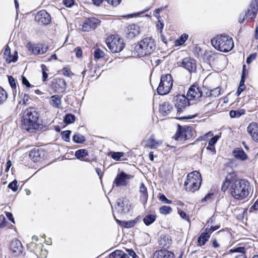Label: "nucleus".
<instances>
[{
    "label": "nucleus",
    "mask_w": 258,
    "mask_h": 258,
    "mask_svg": "<svg viewBox=\"0 0 258 258\" xmlns=\"http://www.w3.org/2000/svg\"><path fill=\"white\" fill-rule=\"evenodd\" d=\"M245 86L244 84H241L239 85V87L238 88L237 91L236 92L237 95L238 96L240 95V94L245 89Z\"/></svg>",
    "instance_id": "obj_58"
},
{
    "label": "nucleus",
    "mask_w": 258,
    "mask_h": 258,
    "mask_svg": "<svg viewBox=\"0 0 258 258\" xmlns=\"http://www.w3.org/2000/svg\"><path fill=\"white\" fill-rule=\"evenodd\" d=\"M133 177V176L127 174L123 171L118 173L113 181L114 185L116 186H126L129 180Z\"/></svg>",
    "instance_id": "obj_9"
},
{
    "label": "nucleus",
    "mask_w": 258,
    "mask_h": 258,
    "mask_svg": "<svg viewBox=\"0 0 258 258\" xmlns=\"http://www.w3.org/2000/svg\"><path fill=\"white\" fill-rule=\"evenodd\" d=\"M189 99L183 95H177L173 98V102L177 108L178 112L181 111L182 109L188 105Z\"/></svg>",
    "instance_id": "obj_10"
},
{
    "label": "nucleus",
    "mask_w": 258,
    "mask_h": 258,
    "mask_svg": "<svg viewBox=\"0 0 258 258\" xmlns=\"http://www.w3.org/2000/svg\"><path fill=\"white\" fill-rule=\"evenodd\" d=\"M106 43L108 48L112 53L120 52L124 47L123 39L118 35L109 36L106 39Z\"/></svg>",
    "instance_id": "obj_6"
},
{
    "label": "nucleus",
    "mask_w": 258,
    "mask_h": 258,
    "mask_svg": "<svg viewBox=\"0 0 258 258\" xmlns=\"http://www.w3.org/2000/svg\"><path fill=\"white\" fill-rule=\"evenodd\" d=\"M100 21L95 18H90L86 19L82 25V30L83 31H89L94 29L100 24Z\"/></svg>",
    "instance_id": "obj_12"
},
{
    "label": "nucleus",
    "mask_w": 258,
    "mask_h": 258,
    "mask_svg": "<svg viewBox=\"0 0 258 258\" xmlns=\"http://www.w3.org/2000/svg\"><path fill=\"white\" fill-rule=\"evenodd\" d=\"M88 155V152L86 149H79L76 151L75 156L78 159L84 161L85 162H89L88 159H83V158Z\"/></svg>",
    "instance_id": "obj_29"
},
{
    "label": "nucleus",
    "mask_w": 258,
    "mask_h": 258,
    "mask_svg": "<svg viewBox=\"0 0 258 258\" xmlns=\"http://www.w3.org/2000/svg\"><path fill=\"white\" fill-rule=\"evenodd\" d=\"M179 131L182 132V134H184V137H178V136H177V138H181V139L187 140L191 137V129L190 127H182L179 126Z\"/></svg>",
    "instance_id": "obj_31"
},
{
    "label": "nucleus",
    "mask_w": 258,
    "mask_h": 258,
    "mask_svg": "<svg viewBox=\"0 0 258 258\" xmlns=\"http://www.w3.org/2000/svg\"><path fill=\"white\" fill-rule=\"evenodd\" d=\"M172 211V208L167 206H163L159 208V212L161 214H169Z\"/></svg>",
    "instance_id": "obj_36"
},
{
    "label": "nucleus",
    "mask_w": 258,
    "mask_h": 258,
    "mask_svg": "<svg viewBox=\"0 0 258 258\" xmlns=\"http://www.w3.org/2000/svg\"><path fill=\"white\" fill-rule=\"evenodd\" d=\"M47 253L48 252L46 250H43L41 249L40 254L41 255L42 258H45L46 257Z\"/></svg>",
    "instance_id": "obj_63"
},
{
    "label": "nucleus",
    "mask_w": 258,
    "mask_h": 258,
    "mask_svg": "<svg viewBox=\"0 0 258 258\" xmlns=\"http://www.w3.org/2000/svg\"><path fill=\"white\" fill-rule=\"evenodd\" d=\"M22 83L24 85L26 86L27 87H29L31 86L30 84L29 83V82H28L27 79L25 77H22Z\"/></svg>",
    "instance_id": "obj_61"
},
{
    "label": "nucleus",
    "mask_w": 258,
    "mask_h": 258,
    "mask_svg": "<svg viewBox=\"0 0 258 258\" xmlns=\"http://www.w3.org/2000/svg\"><path fill=\"white\" fill-rule=\"evenodd\" d=\"M9 188L11 189L13 191H16L18 189L17 181L15 180L10 182L8 185Z\"/></svg>",
    "instance_id": "obj_46"
},
{
    "label": "nucleus",
    "mask_w": 258,
    "mask_h": 258,
    "mask_svg": "<svg viewBox=\"0 0 258 258\" xmlns=\"http://www.w3.org/2000/svg\"><path fill=\"white\" fill-rule=\"evenodd\" d=\"M27 47L29 51L36 55L42 54L48 49V46L43 43L35 44L29 42L27 44Z\"/></svg>",
    "instance_id": "obj_8"
},
{
    "label": "nucleus",
    "mask_w": 258,
    "mask_h": 258,
    "mask_svg": "<svg viewBox=\"0 0 258 258\" xmlns=\"http://www.w3.org/2000/svg\"><path fill=\"white\" fill-rule=\"evenodd\" d=\"M8 80L9 84H10L11 87L13 89H16L17 87V84L16 83V81L14 78H13L12 76H9L8 77Z\"/></svg>",
    "instance_id": "obj_48"
},
{
    "label": "nucleus",
    "mask_w": 258,
    "mask_h": 258,
    "mask_svg": "<svg viewBox=\"0 0 258 258\" xmlns=\"http://www.w3.org/2000/svg\"><path fill=\"white\" fill-rule=\"evenodd\" d=\"M181 66L190 73L195 72L197 69L195 60L189 57L185 58L182 60Z\"/></svg>",
    "instance_id": "obj_16"
},
{
    "label": "nucleus",
    "mask_w": 258,
    "mask_h": 258,
    "mask_svg": "<svg viewBox=\"0 0 258 258\" xmlns=\"http://www.w3.org/2000/svg\"><path fill=\"white\" fill-rule=\"evenodd\" d=\"M188 35L186 34H183L179 38V39L175 41V44L176 45H182L187 39Z\"/></svg>",
    "instance_id": "obj_35"
},
{
    "label": "nucleus",
    "mask_w": 258,
    "mask_h": 258,
    "mask_svg": "<svg viewBox=\"0 0 258 258\" xmlns=\"http://www.w3.org/2000/svg\"><path fill=\"white\" fill-rule=\"evenodd\" d=\"M139 191L140 200L142 203H145L148 200V195L147 189L143 183L140 184Z\"/></svg>",
    "instance_id": "obj_28"
},
{
    "label": "nucleus",
    "mask_w": 258,
    "mask_h": 258,
    "mask_svg": "<svg viewBox=\"0 0 258 258\" xmlns=\"http://www.w3.org/2000/svg\"><path fill=\"white\" fill-rule=\"evenodd\" d=\"M30 98L27 94H24L23 97V103L25 105L28 104L29 103Z\"/></svg>",
    "instance_id": "obj_57"
},
{
    "label": "nucleus",
    "mask_w": 258,
    "mask_h": 258,
    "mask_svg": "<svg viewBox=\"0 0 258 258\" xmlns=\"http://www.w3.org/2000/svg\"><path fill=\"white\" fill-rule=\"evenodd\" d=\"M4 58L8 63L15 62L18 59V53L15 51L14 54L11 55L10 48L7 45L4 53Z\"/></svg>",
    "instance_id": "obj_21"
},
{
    "label": "nucleus",
    "mask_w": 258,
    "mask_h": 258,
    "mask_svg": "<svg viewBox=\"0 0 258 258\" xmlns=\"http://www.w3.org/2000/svg\"><path fill=\"white\" fill-rule=\"evenodd\" d=\"M35 21L41 25H47L51 21L49 14L45 10L38 12L35 17Z\"/></svg>",
    "instance_id": "obj_11"
},
{
    "label": "nucleus",
    "mask_w": 258,
    "mask_h": 258,
    "mask_svg": "<svg viewBox=\"0 0 258 258\" xmlns=\"http://www.w3.org/2000/svg\"><path fill=\"white\" fill-rule=\"evenodd\" d=\"M173 85V80L170 74L162 75L160 82L157 88V92L161 95L168 94L171 90Z\"/></svg>",
    "instance_id": "obj_7"
},
{
    "label": "nucleus",
    "mask_w": 258,
    "mask_h": 258,
    "mask_svg": "<svg viewBox=\"0 0 258 258\" xmlns=\"http://www.w3.org/2000/svg\"><path fill=\"white\" fill-rule=\"evenodd\" d=\"M219 228V226H216L214 227H211L210 228H207L206 231H208V232L211 234L213 231L217 230Z\"/></svg>",
    "instance_id": "obj_60"
},
{
    "label": "nucleus",
    "mask_w": 258,
    "mask_h": 258,
    "mask_svg": "<svg viewBox=\"0 0 258 258\" xmlns=\"http://www.w3.org/2000/svg\"><path fill=\"white\" fill-rule=\"evenodd\" d=\"M39 114L36 109L33 107L27 108L23 113L22 126L27 131L32 133L39 128L37 121Z\"/></svg>",
    "instance_id": "obj_1"
},
{
    "label": "nucleus",
    "mask_w": 258,
    "mask_h": 258,
    "mask_svg": "<svg viewBox=\"0 0 258 258\" xmlns=\"http://www.w3.org/2000/svg\"><path fill=\"white\" fill-rule=\"evenodd\" d=\"M256 57V54L252 53L249 55V56L246 59V63H250L252 62V60H253Z\"/></svg>",
    "instance_id": "obj_54"
},
{
    "label": "nucleus",
    "mask_w": 258,
    "mask_h": 258,
    "mask_svg": "<svg viewBox=\"0 0 258 258\" xmlns=\"http://www.w3.org/2000/svg\"><path fill=\"white\" fill-rule=\"evenodd\" d=\"M126 251L128 252V255L133 258H138V255L133 249H126Z\"/></svg>",
    "instance_id": "obj_56"
},
{
    "label": "nucleus",
    "mask_w": 258,
    "mask_h": 258,
    "mask_svg": "<svg viewBox=\"0 0 258 258\" xmlns=\"http://www.w3.org/2000/svg\"><path fill=\"white\" fill-rule=\"evenodd\" d=\"M73 140L75 143H83L85 141L84 137L79 134L74 135Z\"/></svg>",
    "instance_id": "obj_37"
},
{
    "label": "nucleus",
    "mask_w": 258,
    "mask_h": 258,
    "mask_svg": "<svg viewBox=\"0 0 258 258\" xmlns=\"http://www.w3.org/2000/svg\"><path fill=\"white\" fill-rule=\"evenodd\" d=\"M7 98L6 91L0 86V104H3Z\"/></svg>",
    "instance_id": "obj_38"
},
{
    "label": "nucleus",
    "mask_w": 258,
    "mask_h": 258,
    "mask_svg": "<svg viewBox=\"0 0 258 258\" xmlns=\"http://www.w3.org/2000/svg\"><path fill=\"white\" fill-rule=\"evenodd\" d=\"M116 222L118 224L124 228H130L134 227L137 224L138 219V218H136L134 220L129 221H120L117 219Z\"/></svg>",
    "instance_id": "obj_26"
},
{
    "label": "nucleus",
    "mask_w": 258,
    "mask_h": 258,
    "mask_svg": "<svg viewBox=\"0 0 258 258\" xmlns=\"http://www.w3.org/2000/svg\"><path fill=\"white\" fill-rule=\"evenodd\" d=\"M23 246L21 242L17 239H13L10 244V249L15 253V255L18 256L22 253L23 251Z\"/></svg>",
    "instance_id": "obj_19"
},
{
    "label": "nucleus",
    "mask_w": 258,
    "mask_h": 258,
    "mask_svg": "<svg viewBox=\"0 0 258 258\" xmlns=\"http://www.w3.org/2000/svg\"><path fill=\"white\" fill-rule=\"evenodd\" d=\"M173 109V106L169 102H164L160 105L159 111L163 115L169 114Z\"/></svg>",
    "instance_id": "obj_23"
},
{
    "label": "nucleus",
    "mask_w": 258,
    "mask_h": 258,
    "mask_svg": "<svg viewBox=\"0 0 258 258\" xmlns=\"http://www.w3.org/2000/svg\"><path fill=\"white\" fill-rule=\"evenodd\" d=\"M229 181L226 179L223 183L221 186V190L223 191H225L228 188V186L229 185Z\"/></svg>",
    "instance_id": "obj_52"
},
{
    "label": "nucleus",
    "mask_w": 258,
    "mask_h": 258,
    "mask_svg": "<svg viewBox=\"0 0 258 258\" xmlns=\"http://www.w3.org/2000/svg\"><path fill=\"white\" fill-rule=\"evenodd\" d=\"M76 51V55L77 57H80L82 54V51L81 48H77L75 50Z\"/></svg>",
    "instance_id": "obj_62"
},
{
    "label": "nucleus",
    "mask_w": 258,
    "mask_h": 258,
    "mask_svg": "<svg viewBox=\"0 0 258 258\" xmlns=\"http://www.w3.org/2000/svg\"><path fill=\"white\" fill-rule=\"evenodd\" d=\"M162 143V141H156L154 136L152 135L146 141V146L150 149H156Z\"/></svg>",
    "instance_id": "obj_25"
},
{
    "label": "nucleus",
    "mask_w": 258,
    "mask_h": 258,
    "mask_svg": "<svg viewBox=\"0 0 258 258\" xmlns=\"http://www.w3.org/2000/svg\"><path fill=\"white\" fill-rule=\"evenodd\" d=\"M63 4L66 7H72L74 3V0H63Z\"/></svg>",
    "instance_id": "obj_55"
},
{
    "label": "nucleus",
    "mask_w": 258,
    "mask_h": 258,
    "mask_svg": "<svg viewBox=\"0 0 258 258\" xmlns=\"http://www.w3.org/2000/svg\"><path fill=\"white\" fill-rule=\"evenodd\" d=\"M178 213L182 219H184L186 221L189 220L188 217L186 215V213L184 212L181 210H178Z\"/></svg>",
    "instance_id": "obj_53"
},
{
    "label": "nucleus",
    "mask_w": 258,
    "mask_h": 258,
    "mask_svg": "<svg viewBox=\"0 0 258 258\" xmlns=\"http://www.w3.org/2000/svg\"><path fill=\"white\" fill-rule=\"evenodd\" d=\"M179 125H178V130L177 131V132L176 133L175 135H174V138L175 139V140L176 141H184L185 140H186L185 139H181V138H177V136H178V137H184V134H182V132H180L179 131Z\"/></svg>",
    "instance_id": "obj_44"
},
{
    "label": "nucleus",
    "mask_w": 258,
    "mask_h": 258,
    "mask_svg": "<svg viewBox=\"0 0 258 258\" xmlns=\"http://www.w3.org/2000/svg\"><path fill=\"white\" fill-rule=\"evenodd\" d=\"M155 49L154 40L151 37H146L135 45L132 54L134 57H143L151 54Z\"/></svg>",
    "instance_id": "obj_3"
},
{
    "label": "nucleus",
    "mask_w": 258,
    "mask_h": 258,
    "mask_svg": "<svg viewBox=\"0 0 258 258\" xmlns=\"http://www.w3.org/2000/svg\"><path fill=\"white\" fill-rule=\"evenodd\" d=\"M156 216L154 214H149L146 215L144 219L143 222L145 223V224L147 226H148L152 223H153L156 220Z\"/></svg>",
    "instance_id": "obj_34"
},
{
    "label": "nucleus",
    "mask_w": 258,
    "mask_h": 258,
    "mask_svg": "<svg viewBox=\"0 0 258 258\" xmlns=\"http://www.w3.org/2000/svg\"><path fill=\"white\" fill-rule=\"evenodd\" d=\"M50 104L53 107L59 108L61 105V98L60 96L55 95L52 96L49 100Z\"/></svg>",
    "instance_id": "obj_27"
},
{
    "label": "nucleus",
    "mask_w": 258,
    "mask_h": 258,
    "mask_svg": "<svg viewBox=\"0 0 258 258\" xmlns=\"http://www.w3.org/2000/svg\"><path fill=\"white\" fill-rule=\"evenodd\" d=\"M211 42L216 49L224 52L230 51L234 46L232 38L227 35L217 36L212 39Z\"/></svg>",
    "instance_id": "obj_4"
},
{
    "label": "nucleus",
    "mask_w": 258,
    "mask_h": 258,
    "mask_svg": "<svg viewBox=\"0 0 258 258\" xmlns=\"http://www.w3.org/2000/svg\"><path fill=\"white\" fill-rule=\"evenodd\" d=\"M252 208L255 210H258V199L256 200L254 204L251 206V207L250 209V210H251Z\"/></svg>",
    "instance_id": "obj_64"
},
{
    "label": "nucleus",
    "mask_w": 258,
    "mask_h": 258,
    "mask_svg": "<svg viewBox=\"0 0 258 258\" xmlns=\"http://www.w3.org/2000/svg\"><path fill=\"white\" fill-rule=\"evenodd\" d=\"M107 3L113 7L118 6L121 2V0H105Z\"/></svg>",
    "instance_id": "obj_50"
},
{
    "label": "nucleus",
    "mask_w": 258,
    "mask_h": 258,
    "mask_svg": "<svg viewBox=\"0 0 258 258\" xmlns=\"http://www.w3.org/2000/svg\"><path fill=\"white\" fill-rule=\"evenodd\" d=\"M233 155L235 158L241 160H244L247 158V155L241 148L235 149L233 151Z\"/></svg>",
    "instance_id": "obj_32"
},
{
    "label": "nucleus",
    "mask_w": 258,
    "mask_h": 258,
    "mask_svg": "<svg viewBox=\"0 0 258 258\" xmlns=\"http://www.w3.org/2000/svg\"><path fill=\"white\" fill-rule=\"evenodd\" d=\"M44 155L45 153L43 149L38 147L32 149L29 153L30 158L35 162L40 161Z\"/></svg>",
    "instance_id": "obj_13"
},
{
    "label": "nucleus",
    "mask_w": 258,
    "mask_h": 258,
    "mask_svg": "<svg viewBox=\"0 0 258 258\" xmlns=\"http://www.w3.org/2000/svg\"><path fill=\"white\" fill-rule=\"evenodd\" d=\"M221 88L217 87L211 90L209 96H213L214 97H218L221 94Z\"/></svg>",
    "instance_id": "obj_43"
},
{
    "label": "nucleus",
    "mask_w": 258,
    "mask_h": 258,
    "mask_svg": "<svg viewBox=\"0 0 258 258\" xmlns=\"http://www.w3.org/2000/svg\"><path fill=\"white\" fill-rule=\"evenodd\" d=\"M230 190L232 196L236 200H243L250 191L249 182L245 179H237L231 182Z\"/></svg>",
    "instance_id": "obj_2"
},
{
    "label": "nucleus",
    "mask_w": 258,
    "mask_h": 258,
    "mask_svg": "<svg viewBox=\"0 0 258 258\" xmlns=\"http://www.w3.org/2000/svg\"><path fill=\"white\" fill-rule=\"evenodd\" d=\"M110 258H129L128 254L121 250H116L109 255Z\"/></svg>",
    "instance_id": "obj_33"
},
{
    "label": "nucleus",
    "mask_w": 258,
    "mask_h": 258,
    "mask_svg": "<svg viewBox=\"0 0 258 258\" xmlns=\"http://www.w3.org/2000/svg\"><path fill=\"white\" fill-rule=\"evenodd\" d=\"M220 138V135H216L213 137L209 142L208 145L210 146H214L215 144L217 142L219 139Z\"/></svg>",
    "instance_id": "obj_47"
},
{
    "label": "nucleus",
    "mask_w": 258,
    "mask_h": 258,
    "mask_svg": "<svg viewBox=\"0 0 258 258\" xmlns=\"http://www.w3.org/2000/svg\"><path fill=\"white\" fill-rule=\"evenodd\" d=\"M70 134H71V131H66L61 133L62 138L66 141H69Z\"/></svg>",
    "instance_id": "obj_49"
},
{
    "label": "nucleus",
    "mask_w": 258,
    "mask_h": 258,
    "mask_svg": "<svg viewBox=\"0 0 258 258\" xmlns=\"http://www.w3.org/2000/svg\"><path fill=\"white\" fill-rule=\"evenodd\" d=\"M123 152H113L111 155V157L113 159L118 161L121 157L123 156Z\"/></svg>",
    "instance_id": "obj_45"
},
{
    "label": "nucleus",
    "mask_w": 258,
    "mask_h": 258,
    "mask_svg": "<svg viewBox=\"0 0 258 258\" xmlns=\"http://www.w3.org/2000/svg\"><path fill=\"white\" fill-rule=\"evenodd\" d=\"M210 234L208 231L202 233L198 239V244L199 246L204 245L206 242L209 240Z\"/></svg>",
    "instance_id": "obj_30"
},
{
    "label": "nucleus",
    "mask_w": 258,
    "mask_h": 258,
    "mask_svg": "<svg viewBox=\"0 0 258 258\" xmlns=\"http://www.w3.org/2000/svg\"><path fill=\"white\" fill-rule=\"evenodd\" d=\"M202 182L201 176L199 172L194 171L188 174L184 183L186 190L194 192L198 190Z\"/></svg>",
    "instance_id": "obj_5"
},
{
    "label": "nucleus",
    "mask_w": 258,
    "mask_h": 258,
    "mask_svg": "<svg viewBox=\"0 0 258 258\" xmlns=\"http://www.w3.org/2000/svg\"><path fill=\"white\" fill-rule=\"evenodd\" d=\"M159 199L161 201L166 204H170L172 203V201L167 199L166 197L164 195H161L159 197Z\"/></svg>",
    "instance_id": "obj_51"
},
{
    "label": "nucleus",
    "mask_w": 258,
    "mask_h": 258,
    "mask_svg": "<svg viewBox=\"0 0 258 258\" xmlns=\"http://www.w3.org/2000/svg\"><path fill=\"white\" fill-rule=\"evenodd\" d=\"M104 52L100 48L96 49L94 52V57L96 59H99L104 56Z\"/></svg>",
    "instance_id": "obj_40"
},
{
    "label": "nucleus",
    "mask_w": 258,
    "mask_h": 258,
    "mask_svg": "<svg viewBox=\"0 0 258 258\" xmlns=\"http://www.w3.org/2000/svg\"><path fill=\"white\" fill-rule=\"evenodd\" d=\"M75 116L72 114H68L64 118V121L66 123H72L74 122Z\"/></svg>",
    "instance_id": "obj_41"
},
{
    "label": "nucleus",
    "mask_w": 258,
    "mask_h": 258,
    "mask_svg": "<svg viewBox=\"0 0 258 258\" xmlns=\"http://www.w3.org/2000/svg\"><path fill=\"white\" fill-rule=\"evenodd\" d=\"M202 92L200 88L196 85H193L188 89L187 96L189 100H197L200 98Z\"/></svg>",
    "instance_id": "obj_15"
},
{
    "label": "nucleus",
    "mask_w": 258,
    "mask_h": 258,
    "mask_svg": "<svg viewBox=\"0 0 258 258\" xmlns=\"http://www.w3.org/2000/svg\"><path fill=\"white\" fill-rule=\"evenodd\" d=\"M131 208L130 201L127 199H118L117 202L116 210L119 213H127Z\"/></svg>",
    "instance_id": "obj_14"
},
{
    "label": "nucleus",
    "mask_w": 258,
    "mask_h": 258,
    "mask_svg": "<svg viewBox=\"0 0 258 258\" xmlns=\"http://www.w3.org/2000/svg\"><path fill=\"white\" fill-rule=\"evenodd\" d=\"M214 199V194L209 193L205 196V197L201 200V203L205 204L211 202Z\"/></svg>",
    "instance_id": "obj_39"
},
{
    "label": "nucleus",
    "mask_w": 258,
    "mask_h": 258,
    "mask_svg": "<svg viewBox=\"0 0 258 258\" xmlns=\"http://www.w3.org/2000/svg\"><path fill=\"white\" fill-rule=\"evenodd\" d=\"M51 86L55 92H63L66 89V83L63 79L57 78L53 80Z\"/></svg>",
    "instance_id": "obj_17"
},
{
    "label": "nucleus",
    "mask_w": 258,
    "mask_h": 258,
    "mask_svg": "<svg viewBox=\"0 0 258 258\" xmlns=\"http://www.w3.org/2000/svg\"><path fill=\"white\" fill-rule=\"evenodd\" d=\"M258 10V0H252L250 4L249 9L247 10L245 16L253 19L255 18Z\"/></svg>",
    "instance_id": "obj_18"
},
{
    "label": "nucleus",
    "mask_w": 258,
    "mask_h": 258,
    "mask_svg": "<svg viewBox=\"0 0 258 258\" xmlns=\"http://www.w3.org/2000/svg\"><path fill=\"white\" fill-rule=\"evenodd\" d=\"M62 73L63 75L67 77H69L70 76V71L67 68H63L62 70Z\"/></svg>",
    "instance_id": "obj_59"
},
{
    "label": "nucleus",
    "mask_w": 258,
    "mask_h": 258,
    "mask_svg": "<svg viewBox=\"0 0 258 258\" xmlns=\"http://www.w3.org/2000/svg\"><path fill=\"white\" fill-rule=\"evenodd\" d=\"M243 113L244 111L242 110H231L229 112V115L231 118H234L240 117Z\"/></svg>",
    "instance_id": "obj_42"
},
{
    "label": "nucleus",
    "mask_w": 258,
    "mask_h": 258,
    "mask_svg": "<svg viewBox=\"0 0 258 258\" xmlns=\"http://www.w3.org/2000/svg\"><path fill=\"white\" fill-rule=\"evenodd\" d=\"M140 28L135 24H131L127 26L126 35L129 38H133L140 33Z\"/></svg>",
    "instance_id": "obj_22"
},
{
    "label": "nucleus",
    "mask_w": 258,
    "mask_h": 258,
    "mask_svg": "<svg viewBox=\"0 0 258 258\" xmlns=\"http://www.w3.org/2000/svg\"><path fill=\"white\" fill-rule=\"evenodd\" d=\"M247 131L252 139L258 142V123L252 122L247 127Z\"/></svg>",
    "instance_id": "obj_20"
},
{
    "label": "nucleus",
    "mask_w": 258,
    "mask_h": 258,
    "mask_svg": "<svg viewBox=\"0 0 258 258\" xmlns=\"http://www.w3.org/2000/svg\"><path fill=\"white\" fill-rule=\"evenodd\" d=\"M174 254L167 250L162 249L156 251L153 254V258H173Z\"/></svg>",
    "instance_id": "obj_24"
}]
</instances>
